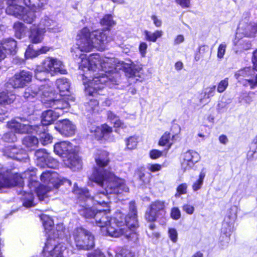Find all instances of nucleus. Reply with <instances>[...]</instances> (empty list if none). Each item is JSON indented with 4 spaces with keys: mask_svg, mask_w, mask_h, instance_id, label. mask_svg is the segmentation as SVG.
Wrapping results in <instances>:
<instances>
[{
    "mask_svg": "<svg viewBox=\"0 0 257 257\" xmlns=\"http://www.w3.org/2000/svg\"><path fill=\"white\" fill-rule=\"evenodd\" d=\"M105 31L97 30L91 32L86 28L78 32L76 36V45L72 48L71 52L78 57L81 61L79 69L85 73L82 74L85 92L94 95L98 90L104 88L108 81H113L115 71V60L113 58L101 57L98 54L90 55L88 57L83 52H89L94 48L104 50L107 44L111 40Z\"/></svg>",
    "mask_w": 257,
    "mask_h": 257,
    "instance_id": "1",
    "label": "nucleus"
},
{
    "mask_svg": "<svg viewBox=\"0 0 257 257\" xmlns=\"http://www.w3.org/2000/svg\"><path fill=\"white\" fill-rule=\"evenodd\" d=\"M95 161L98 168H96L90 177V180L95 183L103 190L97 193L92 198H89V193L87 189L79 188L74 185L73 192L78 195L80 200L87 199L93 201L94 205L108 207V194H119L128 192L129 189L124 181L117 177L109 170L104 169L109 164L110 159L109 153L103 150L97 151L94 156Z\"/></svg>",
    "mask_w": 257,
    "mask_h": 257,
    "instance_id": "2",
    "label": "nucleus"
},
{
    "mask_svg": "<svg viewBox=\"0 0 257 257\" xmlns=\"http://www.w3.org/2000/svg\"><path fill=\"white\" fill-rule=\"evenodd\" d=\"M109 212V209H98L94 215L95 223L101 228L102 233L113 237L123 236L128 240L136 242L138 235L135 229L138 226V222L135 202H130L129 213L125 218L120 212H117L112 219L108 215Z\"/></svg>",
    "mask_w": 257,
    "mask_h": 257,
    "instance_id": "3",
    "label": "nucleus"
},
{
    "mask_svg": "<svg viewBox=\"0 0 257 257\" xmlns=\"http://www.w3.org/2000/svg\"><path fill=\"white\" fill-rule=\"evenodd\" d=\"M48 2V0H7L6 13L27 24H32L37 18L35 12L43 9Z\"/></svg>",
    "mask_w": 257,
    "mask_h": 257,
    "instance_id": "4",
    "label": "nucleus"
},
{
    "mask_svg": "<svg viewBox=\"0 0 257 257\" xmlns=\"http://www.w3.org/2000/svg\"><path fill=\"white\" fill-rule=\"evenodd\" d=\"M56 154L63 158L64 164L75 170L81 167V162L77 156V148L71 143L63 141L55 144L54 147Z\"/></svg>",
    "mask_w": 257,
    "mask_h": 257,
    "instance_id": "5",
    "label": "nucleus"
},
{
    "mask_svg": "<svg viewBox=\"0 0 257 257\" xmlns=\"http://www.w3.org/2000/svg\"><path fill=\"white\" fill-rule=\"evenodd\" d=\"M8 127L17 133H30L36 132L40 135V141L43 145L51 143L53 138L49 134L45 132L46 130L42 125L32 126L29 124L28 121L21 119V122L12 120L8 122Z\"/></svg>",
    "mask_w": 257,
    "mask_h": 257,
    "instance_id": "6",
    "label": "nucleus"
},
{
    "mask_svg": "<svg viewBox=\"0 0 257 257\" xmlns=\"http://www.w3.org/2000/svg\"><path fill=\"white\" fill-rule=\"evenodd\" d=\"M41 180L47 183V186L40 185L36 190L37 196L40 200H43L45 197H47V194L53 188H58L62 183L58 174L50 171L43 173L41 175Z\"/></svg>",
    "mask_w": 257,
    "mask_h": 257,
    "instance_id": "7",
    "label": "nucleus"
},
{
    "mask_svg": "<svg viewBox=\"0 0 257 257\" xmlns=\"http://www.w3.org/2000/svg\"><path fill=\"white\" fill-rule=\"evenodd\" d=\"M72 236L75 246L79 250H89L94 246V236L90 231L83 228L75 229Z\"/></svg>",
    "mask_w": 257,
    "mask_h": 257,
    "instance_id": "8",
    "label": "nucleus"
},
{
    "mask_svg": "<svg viewBox=\"0 0 257 257\" xmlns=\"http://www.w3.org/2000/svg\"><path fill=\"white\" fill-rule=\"evenodd\" d=\"M46 73L41 72L39 74V77L41 78L38 79L35 76L36 78L39 80L40 82L35 83L31 85L30 87L26 89L24 96L25 98H29L30 96L34 97L35 95H38L41 97L47 98L50 97L52 94V88L48 82L45 84H41V81H46Z\"/></svg>",
    "mask_w": 257,
    "mask_h": 257,
    "instance_id": "9",
    "label": "nucleus"
},
{
    "mask_svg": "<svg viewBox=\"0 0 257 257\" xmlns=\"http://www.w3.org/2000/svg\"><path fill=\"white\" fill-rule=\"evenodd\" d=\"M29 172H25L23 176L18 174H13L10 171L5 168L0 170V189L13 187L15 186L22 187L24 178H26Z\"/></svg>",
    "mask_w": 257,
    "mask_h": 257,
    "instance_id": "10",
    "label": "nucleus"
},
{
    "mask_svg": "<svg viewBox=\"0 0 257 257\" xmlns=\"http://www.w3.org/2000/svg\"><path fill=\"white\" fill-rule=\"evenodd\" d=\"M66 249L64 243L56 244L55 240L49 239L45 243L42 254L44 257H63V253Z\"/></svg>",
    "mask_w": 257,
    "mask_h": 257,
    "instance_id": "11",
    "label": "nucleus"
},
{
    "mask_svg": "<svg viewBox=\"0 0 257 257\" xmlns=\"http://www.w3.org/2000/svg\"><path fill=\"white\" fill-rule=\"evenodd\" d=\"M166 203L165 201L156 200L152 202L150 205L149 210L145 214V218L148 221L153 222L157 217L164 215L165 213Z\"/></svg>",
    "mask_w": 257,
    "mask_h": 257,
    "instance_id": "12",
    "label": "nucleus"
},
{
    "mask_svg": "<svg viewBox=\"0 0 257 257\" xmlns=\"http://www.w3.org/2000/svg\"><path fill=\"white\" fill-rule=\"evenodd\" d=\"M32 77V72L23 70L15 73L10 79V84L14 88H23L31 81Z\"/></svg>",
    "mask_w": 257,
    "mask_h": 257,
    "instance_id": "13",
    "label": "nucleus"
},
{
    "mask_svg": "<svg viewBox=\"0 0 257 257\" xmlns=\"http://www.w3.org/2000/svg\"><path fill=\"white\" fill-rule=\"evenodd\" d=\"M238 24L237 34H242L246 37H253L257 32V22L249 21L248 15L246 14Z\"/></svg>",
    "mask_w": 257,
    "mask_h": 257,
    "instance_id": "14",
    "label": "nucleus"
},
{
    "mask_svg": "<svg viewBox=\"0 0 257 257\" xmlns=\"http://www.w3.org/2000/svg\"><path fill=\"white\" fill-rule=\"evenodd\" d=\"M44 103H48L49 106L53 107L56 111H60L63 114L64 109H67L70 106V102H74L75 98L72 96L63 97L61 99H47L42 100Z\"/></svg>",
    "mask_w": 257,
    "mask_h": 257,
    "instance_id": "15",
    "label": "nucleus"
},
{
    "mask_svg": "<svg viewBox=\"0 0 257 257\" xmlns=\"http://www.w3.org/2000/svg\"><path fill=\"white\" fill-rule=\"evenodd\" d=\"M181 168L184 171L192 168L194 165L199 161L200 156L195 151L189 150L183 154Z\"/></svg>",
    "mask_w": 257,
    "mask_h": 257,
    "instance_id": "16",
    "label": "nucleus"
},
{
    "mask_svg": "<svg viewBox=\"0 0 257 257\" xmlns=\"http://www.w3.org/2000/svg\"><path fill=\"white\" fill-rule=\"evenodd\" d=\"M16 50L17 42L14 39L9 38L0 42V61L9 55L15 54Z\"/></svg>",
    "mask_w": 257,
    "mask_h": 257,
    "instance_id": "17",
    "label": "nucleus"
},
{
    "mask_svg": "<svg viewBox=\"0 0 257 257\" xmlns=\"http://www.w3.org/2000/svg\"><path fill=\"white\" fill-rule=\"evenodd\" d=\"M55 128L61 134L66 137L73 136L76 131V126L68 119L60 121L55 126Z\"/></svg>",
    "mask_w": 257,
    "mask_h": 257,
    "instance_id": "18",
    "label": "nucleus"
},
{
    "mask_svg": "<svg viewBox=\"0 0 257 257\" xmlns=\"http://www.w3.org/2000/svg\"><path fill=\"white\" fill-rule=\"evenodd\" d=\"M4 153V155L7 157L20 161L26 159L28 157V155L25 151L16 148L15 146H10L6 147Z\"/></svg>",
    "mask_w": 257,
    "mask_h": 257,
    "instance_id": "19",
    "label": "nucleus"
},
{
    "mask_svg": "<svg viewBox=\"0 0 257 257\" xmlns=\"http://www.w3.org/2000/svg\"><path fill=\"white\" fill-rule=\"evenodd\" d=\"M54 61V58L47 57L40 65H38L36 69V77L41 80V78L39 77V74H41V72L52 73L53 69H54L53 67Z\"/></svg>",
    "mask_w": 257,
    "mask_h": 257,
    "instance_id": "20",
    "label": "nucleus"
},
{
    "mask_svg": "<svg viewBox=\"0 0 257 257\" xmlns=\"http://www.w3.org/2000/svg\"><path fill=\"white\" fill-rule=\"evenodd\" d=\"M61 115L62 112L54 110L49 109L44 111L41 116V127H44V125L51 124Z\"/></svg>",
    "mask_w": 257,
    "mask_h": 257,
    "instance_id": "21",
    "label": "nucleus"
},
{
    "mask_svg": "<svg viewBox=\"0 0 257 257\" xmlns=\"http://www.w3.org/2000/svg\"><path fill=\"white\" fill-rule=\"evenodd\" d=\"M29 38L30 41L35 44L41 43L44 37L46 30L40 27L38 25H33L30 28Z\"/></svg>",
    "mask_w": 257,
    "mask_h": 257,
    "instance_id": "22",
    "label": "nucleus"
},
{
    "mask_svg": "<svg viewBox=\"0 0 257 257\" xmlns=\"http://www.w3.org/2000/svg\"><path fill=\"white\" fill-rule=\"evenodd\" d=\"M91 132L94 133V135L98 140L102 138H106L107 135L112 132V128L106 124H103L100 126L93 127Z\"/></svg>",
    "mask_w": 257,
    "mask_h": 257,
    "instance_id": "23",
    "label": "nucleus"
},
{
    "mask_svg": "<svg viewBox=\"0 0 257 257\" xmlns=\"http://www.w3.org/2000/svg\"><path fill=\"white\" fill-rule=\"evenodd\" d=\"M65 228L63 224H58L57 225L52 229L50 233L49 234V238L47 240L46 242L49 239H53L55 240L56 244H58L55 238H62L65 235Z\"/></svg>",
    "mask_w": 257,
    "mask_h": 257,
    "instance_id": "24",
    "label": "nucleus"
},
{
    "mask_svg": "<svg viewBox=\"0 0 257 257\" xmlns=\"http://www.w3.org/2000/svg\"><path fill=\"white\" fill-rule=\"evenodd\" d=\"M126 72L130 75V77H136L139 78H143L144 75L141 65L132 64L127 68Z\"/></svg>",
    "mask_w": 257,
    "mask_h": 257,
    "instance_id": "25",
    "label": "nucleus"
},
{
    "mask_svg": "<svg viewBox=\"0 0 257 257\" xmlns=\"http://www.w3.org/2000/svg\"><path fill=\"white\" fill-rule=\"evenodd\" d=\"M15 98V95L11 91L0 92V105L2 106L11 104Z\"/></svg>",
    "mask_w": 257,
    "mask_h": 257,
    "instance_id": "26",
    "label": "nucleus"
},
{
    "mask_svg": "<svg viewBox=\"0 0 257 257\" xmlns=\"http://www.w3.org/2000/svg\"><path fill=\"white\" fill-rule=\"evenodd\" d=\"M56 85L61 95H65V93L69 92L70 83L67 78H62L58 79L56 81Z\"/></svg>",
    "mask_w": 257,
    "mask_h": 257,
    "instance_id": "27",
    "label": "nucleus"
},
{
    "mask_svg": "<svg viewBox=\"0 0 257 257\" xmlns=\"http://www.w3.org/2000/svg\"><path fill=\"white\" fill-rule=\"evenodd\" d=\"M49 155L46 152L45 150L40 149L35 153L37 158V165L41 168H45L46 161Z\"/></svg>",
    "mask_w": 257,
    "mask_h": 257,
    "instance_id": "28",
    "label": "nucleus"
},
{
    "mask_svg": "<svg viewBox=\"0 0 257 257\" xmlns=\"http://www.w3.org/2000/svg\"><path fill=\"white\" fill-rule=\"evenodd\" d=\"M39 143L38 139L32 136L25 137L23 140V144L30 150H34L38 146Z\"/></svg>",
    "mask_w": 257,
    "mask_h": 257,
    "instance_id": "29",
    "label": "nucleus"
},
{
    "mask_svg": "<svg viewBox=\"0 0 257 257\" xmlns=\"http://www.w3.org/2000/svg\"><path fill=\"white\" fill-rule=\"evenodd\" d=\"M78 211L80 215L86 219L94 218L96 212L90 207L87 206L79 205L77 206Z\"/></svg>",
    "mask_w": 257,
    "mask_h": 257,
    "instance_id": "30",
    "label": "nucleus"
},
{
    "mask_svg": "<svg viewBox=\"0 0 257 257\" xmlns=\"http://www.w3.org/2000/svg\"><path fill=\"white\" fill-rule=\"evenodd\" d=\"M163 32L161 30H156L154 32L145 30L144 31V35L145 39L147 41L155 42L158 38L162 37Z\"/></svg>",
    "mask_w": 257,
    "mask_h": 257,
    "instance_id": "31",
    "label": "nucleus"
},
{
    "mask_svg": "<svg viewBox=\"0 0 257 257\" xmlns=\"http://www.w3.org/2000/svg\"><path fill=\"white\" fill-rule=\"evenodd\" d=\"M222 235L220 236V239L221 241L224 240L226 245L230 240V235L231 232V228L227 223H223V227L221 229Z\"/></svg>",
    "mask_w": 257,
    "mask_h": 257,
    "instance_id": "32",
    "label": "nucleus"
},
{
    "mask_svg": "<svg viewBox=\"0 0 257 257\" xmlns=\"http://www.w3.org/2000/svg\"><path fill=\"white\" fill-rule=\"evenodd\" d=\"M14 29L16 37L21 39L25 35L26 27L23 23L19 22L15 23L14 25Z\"/></svg>",
    "mask_w": 257,
    "mask_h": 257,
    "instance_id": "33",
    "label": "nucleus"
},
{
    "mask_svg": "<svg viewBox=\"0 0 257 257\" xmlns=\"http://www.w3.org/2000/svg\"><path fill=\"white\" fill-rule=\"evenodd\" d=\"M205 177V172L204 171V170L203 169L200 173L199 178L193 182L192 185V188L194 191L196 192L201 188Z\"/></svg>",
    "mask_w": 257,
    "mask_h": 257,
    "instance_id": "34",
    "label": "nucleus"
},
{
    "mask_svg": "<svg viewBox=\"0 0 257 257\" xmlns=\"http://www.w3.org/2000/svg\"><path fill=\"white\" fill-rule=\"evenodd\" d=\"M107 115L108 118L114 123V126L116 127H121L122 128H125L126 125L124 124L116 115L114 114L112 111H109L107 112Z\"/></svg>",
    "mask_w": 257,
    "mask_h": 257,
    "instance_id": "35",
    "label": "nucleus"
},
{
    "mask_svg": "<svg viewBox=\"0 0 257 257\" xmlns=\"http://www.w3.org/2000/svg\"><path fill=\"white\" fill-rule=\"evenodd\" d=\"M41 218L43 221V224L45 229L47 230L48 234H50L51 231L52 230V227L54 225L53 220L50 216L44 214L42 215Z\"/></svg>",
    "mask_w": 257,
    "mask_h": 257,
    "instance_id": "36",
    "label": "nucleus"
},
{
    "mask_svg": "<svg viewBox=\"0 0 257 257\" xmlns=\"http://www.w3.org/2000/svg\"><path fill=\"white\" fill-rule=\"evenodd\" d=\"M54 69H53L52 73H60L61 74L66 73V70L65 68L63 63L57 58H54Z\"/></svg>",
    "mask_w": 257,
    "mask_h": 257,
    "instance_id": "37",
    "label": "nucleus"
},
{
    "mask_svg": "<svg viewBox=\"0 0 257 257\" xmlns=\"http://www.w3.org/2000/svg\"><path fill=\"white\" fill-rule=\"evenodd\" d=\"M175 136H173L172 140L175 139ZM171 141L170 138V134L168 132H166L164 134V135L162 136L161 138L159 144L160 146H164L167 144H169V148H170L172 144V143H171L170 141Z\"/></svg>",
    "mask_w": 257,
    "mask_h": 257,
    "instance_id": "38",
    "label": "nucleus"
},
{
    "mask_svg": "<svg viewBox=\"0 0 257 257\" xmlns=\"http://www.w3.org/2000/svg\"><path fill=\"white\" fill-rule=\"evenodd\" d=\"M54 21V20L46 16L41 18L38 26L42 28L43 29H45L46 32L48 30L49 27L51 26V24L53 23Z\"/></svg>",
    "mask_w": 257,
    "mask_h": 257,
    "instance_id": "39",
    "label": "nucleus"
},
{
    "mask_svg": "<svg viewBox=\"0 0 257 257\" xmlns=\"http://www.w3.org/2000/svg\"><path fill=\"white\" fill-rule=\"evenodd\" d=\"M34 195L32 193H28L25 195L23 205L27 207H31L35 206L34 202Z\"/></svg>",
    "mask_w": 257,
    "mask_h": 257,
    "instance_id": "40",
    "label": "nucleus"
},
{
    "mask_svg": "<svg viewBox=\"0 0 257 257\" xmlns=\"http://www.w3.org/2000/svg\"><path fill=\"white\" fill-rule=\"evenodd\" d=\"M100 24L102 26L111 27L115 25V22L113 20L111 15H106L100 21Z\"/></svg>",
    "mask_w": 257,
    "mask_h": 257,
    "instance_id": "41",
    "label": "nucleus"
},
{
    "mask_svg": "<svg viewBox=\"0 0 257 257\" xmlns=\"http://www.w3.org/2000/svg\"><path fill=\"white\" fill-rule=\"evenodd\" d=\"M252 71L253 69L250 67H246L239 70L235 74V77L237 79H238L239 76L246 77L247 76L252 75Z\"/></svg>",
    "mask_w": 257,
    "mask_h": 257,
    "instance_id": "42",
    "label": "nucleus"
},
{
    "mask_svg": "<svg viewBox=\"0 0 257 257\" xmlns=\"http://www.w3.org/2000/svg\"><path fill=\"white\" fill-rule=\"evenodd\" d=\"M238 100L242 103L249 104L252 101V99L249 93L244 92L241 93Z\"/></svg>",
    "mask_w": 257,
    "mask_h": 257,
    "instance_id": "43",
    "label": "nucleus"
},
{
    "mask_svg": "<svg viewBox=\"0 0 257 257\" xmlns=\"http://www.w3.org/2000/svg\"><path fill=\"white\" fill-rule=\"evenodd\" d=\"M137 138L130 137L126 140V146L128 149L133 150L136 148L138 144Z\"/></svg>",
    "mask_w": 257,
    "mask_h": 257,
    "instance_id": "44",
    "label": "nucleus"
},
{
    "mask_svg": "<svg viewBox=\"0 0 257 257\" xmlns=\"http://www.w3.org/2000/svg\"><path fill=\"white\" fill-rule=\"evenodd\" d=\"M98 101L96 99H91L87 103L86 108L89 111H92L97 109L98 106Z\"/></svg>",
    "mask_w": 257,
    "mask_h": 257,
    "instance_id": "45",
    "label": "nucleus"
},
{
    "mask_svg": "<svg viewBox=\"0 0 257 257\" xmlns=\"http://www.w3.org/2000/svg\"><path fill=\"white\" fill-rule=\"evenodd\" d=\"M252 75H253V76L250 79H246V80L248 82V84L250 88H254L255 87L257 86V70H255L253 69Z\"/></svg>",
    "mask_w": 257,
    "mask_h": 257,
    "instance_id": "46",
    "label": "nucleus"
},
{
    "mask_svg": "<svg viewBox=\"0 0 257 257\" xmlns=\"http://www.w3.org/2000/svg\"><path fill=\"white\" fill-rule=\"evenodd\" d=\"M58 166V162L49 156L46 161L45 167H47L49 168H56Z\"/></svg>",
    "mask_w": 257,
    "mask_h": 257,
    "instance_id": "47",
    "label": "nucleus"
},
{
    "mask_svg": "<svg viewBox=\"0 0 257 257\" xmlns=\"http://www.w3.org/2000/svg\"><path fill=\"white\" fill-rule=\"evenodd\" d=\"M39 55L38 50L33 49L30 46L27 48L25 52V56L27 58H32Z\"/></svg>",
    "mask_w": 257,
    "mask_h": 257,
    "instance_id": "48",
    "label": "nucleus"
},
{
    "mask_svg": "<svg viewBox=\"0 0 257 257\" xmlns=\"http://www.w3.org/2000/svg\"><path fill=\"white\" fill-rule=\"evenodd\" d=\"M62 30L61 26L56 22L54 21L53 23L51 24V26L49 27L48 32L50 33H58Z\"/></svg>",
    "mask_w": 257,
    "mask_h": 257,
    "instance_id": "49",
    "label": "nucleus"
},
{
    "mask_svg": "<svg viewBox=\"0 0 257 257\" xmlns=\"http://www.w3.org/2000/svg\"><path fill=\"white\" fill-rule=\"evenodd\" d=\"M226 48V45L225 43L220 44L217 49V57L218 59H221L223 58Z\"/></svg>",
    "mask_w": 257,
    "mask_h": 257,
    "instance_id": "50",
    "label": "nucleus"
},
{
    "mask_svg": "<svg viewBox=\"0 0 257 257\" xmlns=\"http://www.w3.org/2000/svg\"><path fill=\"white\" fill-rule=\"evenodd\" d=\"M215 86H211L205 89L204 94V98L209 99L213 96L215 93Z\"/></svg>",
    "mask_w": 257,
    "mask_h": 257,
    "instance_id": "51",
    "label": "nucleus"
},
{
    "mask_svg": "<svg viewBox=\"0 0 257 257\" xmlns=\"http://www.w3.org/2000/svg\"><path fill=\"white\" fill-rule=\"evenodd\" d=\"M228 79L225 78L224 80H221L218 84L217 87L218 92L221 93L225 91L227 87L228 86Z\"/></svg>",
    "mask_w": 257,
    "mask_h": 257,
    "instance_id": "52",
    "label": "nucleus"
},
{
    "mask_svg": "<svg viewBox=\"0 0 257 257\" xmlns=\"http://www.w3.org/2000/svg\"><path fill=\"white\" fill-rule=\"evenodd\" d=\"M168 233L170 239L173 242H176L178 239V233L176 229L175 228H169Z\"/></svg>",
    "mask_w": 257,
    "mask_h": 257,
    "instance_id": "53",
    "label": "nucleus"
},
{
    "mask_svg": "<svg viewBox=\"0 0 257 257\" xmlns=\"http://www.w3.org/2000/svg\"><path fill=\"white\" fill-rule=\"evenodd\" d=\"M187 185L186 184H182L180 185L177 189V193L176 194V196H180L182 194H185L187 193Z\"/></svg>",
    "mask_w": 257,
    "mask_h": 257,
    "instance_id": "54",
    "label": "nucleus"
},
{
    "mask_svg": "<svg viewBox=\"0 0 257 257\" xmlns=\"http://www.w3.org/2000/svg\"><path fill=\"white\" fill-rule=\"evenodd\" d=\"M171 217L174 220H178L181 217V212L177 207H174L171 212Z\"/></svg>",
    "mask_w": 257,
    "mask_h": 257,
    "instance_id": "55",
    "label": "nucleus"
},
{
    "mask_svg": "<svg viewBox=\"0 0 257 257\" xmlns=\"http://www.w3.org/2000/svg\"><path fill=\"white\" fill-rule=\"evenodd\" d=\"M4 140L8 142H14L16 141L17 137L13 133H6L3 137Z\"/></svg>",
    "mask_w": 257,
    "mask_h": 257,
    "instance_id": "56",
    "label": "nucleus"
},
{
    "mask_svg": "<svg viewBox=\"0 0 257 257\" xmlns=\"http://www.w3.org/2000/svg\"><path fill=\"white\" fill-rule=\"evenodd\" d=\"M182 209L188 214L191 215L194 213L195 209L192 205L187 204L183 206Z\"/></svg>",
    "mask_w": 257,
    "mask_h": 257,
    "instance_id": "57",
    "label": "nucleus"
},
{
    "mask_svg": "<svg viewBox=\"0 0 257 257\" xmlns=\"http://www.w3.org/2000/svg\"><path fill=\"white\" fill-rule=\"evenodd\" d=\"M147 168L151 172L155 173L160 171L162 168V166L159 164H149Z\"/></svg>",
    "mask_w": 257,
    "mask_h": 257,
    "instance_id": "58",
    "label": "nucleus"
},
{
    "mask_svg": "<svg viewBox=\"0 0 257 257\" xmlns=\"http://www.w3.org/2000/svg\"><path fill=\"white\" fill-rule=\"evenodd\" d=\"M116 257H133L132 253L126 249H122L119 253L116 254Z\"/></svg>",
    "mask_w": 257,
    "mask_h": 257,
    "instance_id": "59",
    "label": "nucleus"
},
{
    "mask_svg": "<svg viewBox=\"0 0 257 257\" xmlns=\"http://www.w3.org/2000/svg\"><path fill=\"white\" fill-rule=\"evenodd\" d=\"M162 155V152L157 150H152L150 153V156L153 159H156Z\"/></svg>",
    "mask_w": 257,
    "mask_h": 257,
    "instance_id": "60",
    "label": "nucleus"
},
{
    "mask_svg": "<svg viewBox=\"0 0 257 257\" xmlns=\"http://www.w3.org/2000/svg\"><path fill=\"white\" fill-rule=\"evenodd\" d=\"M148 45L145 42H141L139 46V51L142 57H145Z\"/></svg>",
    "mask_w": 257,
    "mask_h": 257,
    "instance_id": "61",
    "label": "nucleus"
},
{
    "mask_svg": "<svg viewBox=\"0 0 257 257\" xmlns=\"http://www.w3.org/2000/svg\"><path fill=\"white\" fill-rule=\"evenodd\" d=\"M177 4L182 8H188L190 6V0H175Z\"/></svg>",
    "mask_w": 257,
    "mask_h": 257,
    "instance_id": "62",
    "label": "nucleus"
},
{
    "mask_svg": "<svg viewBox=\"0 0 257 257\" xmlns=\"http://www.w3.org/2000/svg\"><path fill=\"white\" fill-rule=\"evenodd\" d=\"M151 19L153 20V23L156 27H160L161 26L162 24V21L157 16L153 15L151 17Z\"/></svg>",
    "mask_w": 257,
    "mask_h": 257,
    "instance_id": "63",
    "label": "nucleus"
},
{
    "mask_svg": "<svg viewBox=\"0 0 257 257\" xmlns=\"http://www.w3.org/2000/svg\"><path fill=\"white\" fill-rule=\"evenodd\" d=\"M88 257H105L104 254L100 251L96 250L93 253H88Z\"/></svg>",
    "mask_w": 257,
    "mask_h": 257,
    "instance_id": "64",
    "label": "nucleus"
}]
</instances>
